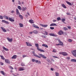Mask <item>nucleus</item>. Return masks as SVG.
<instances>
[{
    "mask_svg": "<svg viewBox=\"0 0 76 76\" xmlns=\"http://www.w3.org/2000/svg\"><path fill=\"white\" fill-rule=\"evenodd\" d=\"M0 56L1 58V59H2V60H5V58L3 56L0 55Z\"/></svg>",
    "mask_w": 76,
    "mask_h": 76,
    "instance_id": "nucleus-28",
    "label": "nucleus"
},
{
    "mask_svg": "<svg viewBox=\"0 0 76 76\" xmlns=\"http://www.w3.org/2000/svg\"><path fill=\"white\" fill-rule=\"evenodd\" d=\"M32 26L33 27L35 28H37V29H39V27L37 26V25H35V24H33Z\"/></svg>",
    "mask_w": 76,
    "mask_h": 76,
    "instance_id": "nucleus-13",
    "label": "nucleus"
},
{
    "mask_svg": "<svg viewBox=\"0 0 76 76\" xmlns=\"http://www.w3.org/2000/svg\"><path fill=\"white\" fill-rule=\"evenodd\" d=\"M21 66H25V64L22 62L21 63Z\"/></svg>",
    "mask_w": 76,
    "mask_h": 76,
    "instance_id": "nucleus-40",
    "label": "nucleus"
},
{
    "mask_svg": "<svg viewBox=\"0 0 76 76\" xmlns=\"http://www.w3.org/2000/svg\"><path fill=\"white\" fill-rule=\"evenodd\" d=\"M71 61H73L74 62H76V59H73L71 60Z\"/></svg>",
    "mask_w": 76,
    "mask_h": 76,
    "instance_id": "nucleus-32",
    "label": "nucleus"
},
{
    "mask_svg": "<svg viewBox=\"0 0 76 76\" xmlns=\"http://www.w3.org/2000/svg\"><path fill=\"white\" fill-rule=\"evenodd\" d=\"M5 21H6V20H2V22H4V23H5Z\"/></svg>",
    "mask_w": 76,
    "mask_h": 76,
    "instance_id": "nucleus-54",
    "label": "nucleus"
},
{
    "mask_svg": "<svg viewBox=\"0 0 76 76\" xmlns=\"http://www.w3.org/2000/svg\"><path fill=\"white\" fill-rule=\"evenodd\" d=\"M42 46L43 47H45V48H48V45L45 44H43L42 45Z\"/></svg>",
    "mask_w": 76,
    "mask_h": 76,
    "instance_id": "nucleus-15",
    "label": "nucleus"
},
{
    "mask_svg": "<svg viewBox=\"0 0 76 76\" xmlns=\"http://www.w3.org/2000/svg\"><path fill=\"white\" fill-rule=\"evenodd\" d=\"M29 22L31 23H34V20H32V19L30 20H29Z\"/></svg>",
    "mask_w": 76,
    "mask_h": 76,
    "instance_id": "nucleus-25",
    "label": "nucleus"
},
{
    "mask_svg": "<svg viewBox=\"0 0 76 76\" xmlns=\"http://www.w3.org/2000/svg\"><path fill=\"white\" fill-rule=\"evenodd\" d=\"M53 51L54 53H57V50L56 49L53 50Z\"/></svg>",
    "mask_w": 76,
    "mask_h": 76,
    "instance_id": "nucleus-42",
    "label": "nucleus"
},
{
    "mask_svg": "<svg viewBox=\"0 0 76 76\" xmlns=\"http://www.w3.org/2000/svg\"><path fill=\"white\" fill-rule=\"evenodd\" d=\"M60 45H61V46H63L64 45L63 44V42H61L60 43Z\"/></svg>",
    "mask_w": 76,
    "mask_h": 76,
    "instance_id": "nucleus-33",
    "label": "nucleus"
},
{
    "mask_svg": "<svg viewBox=\"0 0 76 76\" xmlns=\"http://www.w3.org/2000/svg\"><path fill=\"white\" fill-rule=\"evenodd\" d=\"M62 7H63L65 9H66L67 8V7L66 6V5H65L64 4H61Z\"/></svg>",
    "mask_w": 76,
    "mask_h": 76,
    "instance_id": "nucleus-26",
    "label": "nucleus"
},
{
    "mask_svg": "<svg viewBox=\"0 0 76 76\" xmlns=\"http://www.w3.org/2000/svg\"><path fill=\"white\" fill-rule=\"evenodd\" d=\"M11 13H15V11H11Z\"/></svg>",
    "mask_w": 76,
    "mask_h": 76,
    "instance_id": "nucleus-52",
    "label": "nucleus"
},
{
    "mask_svg": "<svg viewBox=\"0 0 76 76\" xmlns=\"http://www.w3.org/2000/svg\"><path fill=\"white\" fill-rule=\"evenodd\" d=\"M0 72L1 73V74H3V75L4 76H5V75H6V73H4V71H1Z\"/></svg>",
    "mask_w": 76,
    "mask_h": 76,
    "instance_id": "nucleus-21",
    "label": "nucleus"
},
{
    "mask_svg": "<svg viewBox=\"0 0 76 76\" xmlns=\"http://www.w3.org/2000/svg\"><path fill=\"white\" fill-rule=\"evenodd\" d=\"M37 60H35V59H32V61H33V62H34V61H35L36 62V61Z\"/></svg>",
    "mask_w": 76,
    "mask_h": 76,
    "instance_id": "nucleus-47",
    "label": "nucleus"
},
{
    "mask_svg": "<svg viewBox=\"0 0 76 76\" xmlns=\"http://www.w3.org/2000/svg\"><path fill=\"white\" fill-rule=\"evenodd\" d=\"M44 38H47V36H44Z\"/></svg>",
    "mask_w": 76,
    "mask_h": 76,
    "instance_id": "nucleus-62",
    "label": "nucleus"
},
{
    "mask_svg": "<svg viewBox=\"0 0 76 76\" xmlns=\"http://www.w3.org/2000/svg\"><path fill=\"white\" fill-rule=\"evenodd\" d=\"M19 17L21 19H23V16L20 14H19Z\"/></svg>",
    "mask_w": 76,
    "mask_h": 76,
    "instance_id": "nucleus-31",
    "label": "nucleus"
},
{
    "mask_svg": "<svg viewBox=\"0 0 76 76\" xmlns=\"http://www.w3.org/2000/svg\"><path fill=\"white\" fill-rule=\"evenodd\" d=\"M39 56H40V57H42L43 58H45V59L47 58V57H45V56L42 55L41 54H39Z\"/></svg>",
    "mask_w": 76,
    "mask_h": 76,
    "instance_id": "nucleus-6",
    "label": "nucleus"
},
{
    "mask_svg": "<svg viewBox=\"0 0 76 76\" xmlns=\"http://www.w3.org/2000/svg\"><path fill=\"white\" fill-rule=\"evenodd\" d=\"M58 35H61L62 34H63V31L61 30H60L58 32Z\"/></svg>",
    "mask_w": 76,
    "mask_h": 76,
    "instance_id": "nucleus-7",
    "label": "nucleus"
},
{
    "mask_svg": "<svg viewBox=\"0 0 76 76\" xmlns=\"http://www.w3.org/2000/svg\"><path fill=\"white\" fill-rule=\"evenodd\" d=\"M0 64L1 65H3L4 64L3 62H0Z\"/></svg>",
    "mask_w": 76,
    "mask_h": 76,
    "instance_id": "nucleus-50",
    "label": "nucleus"
},
{
    "mask_svg": "<svg viewBox=\"0 0 76 76\" xmlns=\"http://www.w3.org/2000/svg\"><path fill=\"white\" fill-rule=\"evenodd\" d=\"M1 29L2 30V31H3V32H6V30L4 28H3V27H1Z\"/></svg>",
    "mask_w": 76,
    "mask_h": 76,
    "instance_id": "nucleus-18",
    "label": "nucleus"
},
{
    "mask_svg": "<svg viewBox=\"0 0 76 76\" xmlns=\"http://www.w3.org/2000/svg\"><path fill=\"white\" fill-rule=\"evenodd\" d=\"M61 20H62V22H63L64 23H64V21H65L66 19L64 18H62V19H61Z\"/></svg>",
    "mask_w": 76,
    "mask_h": 76,
    "instance_id": "nucleus-30",
    "label": "nucleus"
},
{
    "mask_svg": "<svg viewBox=\"0 0 76 76\" xmlns=\"http://www.w3.org/2000/svg\"><path fill=\"white\" fill-rule=\"evenodd\" d=\"M66 15H70V13H66Z\"/></svg>",
    "mask_w": 76,
    "mask_h": 76,
    "instance_id": "nucleus-61",
    "label": "nucleus"
},
{
    "mask_svg": "<svg viewBox=\"0 0 76 76\" xmlns=\"http://www.w3.org/2000/svg\"><path fill=\"white\" fill-rule=\"evenodd\" d=\"M56 74V76H59V74L57 72H56L55 73Z\"/></svg>",
    "mask_w": 76,
    "mask_h": 76,
    "instance_id": "nucleus-38",
    "label": "nucleus"
},
{
    "mask_svg": "<svg viewBox=\"0 0 76 76\" xmlns=\"http://www.w3.org/2000/svg\"><path fill=\"white\" fill-rule=\"evenodd\" d=\"M57 20H60V18L59 17L57 18Z\"/></svg>",
    "mask_w": 76,
    "mask_h": 76,
    "instance_id": "nucleus-48",
    "label": "nucleus"
},
{
    "mask_svg": "<svg viewBox=\"0 0 76 76\" xmlns=\"http://www.w3.org/2000/svg\"><path fill=\"white\" fill-rule=\"evenodd\" d=\"M70 57H67V58H66V59H67V60H70Z\"/></svg>",
    "mask_w": 76,
    "mask_h": 76,
    "instance_id": "nucleus-51",
    "label": "nucleus"
},
{
    "mask_svg": "<svg viewBox=\"0 0 76 76\" xmlns=\"http://www.w3.org/2000/svg\"><path fill=\"white\" fill-rule=\"evenodd\" d=\"M50 26H57L56 24L55 23H52L50 25Z\"/></svg>",
    "mask_w": 76,
    "mask_h": 76,
    "instance_id": "nucleus-22",
    "label": "nucleus"
},
{
    "mask_svg": "<svg viewBox=\"0 0 76 76\" xmlns=\"http://www.w3.org/2000/svg\"><path fill=\"white\" fill-rule=\"evenodd\" d=\"M16 57H17V56L15 55L12 57V59H16Z\"/></svg>",
    "mask_w": 76,
    "mask_h": 76,
    "instance_id": "nucleus-20",
    "label": "nucleus"
},
{
    "mask_svg": "<svg viewBox=\"0 0 76 76\" xmlns=\"http://www.w3.org/2000/svg\"><path fill=\"white\" fill-rule=\"evenodd\" d=\"M40 25L42 27H47V26H48V25H43L42 24H40Z\"/></svg>",
    "mask_w": 76,
    "mask_h": 76,
    "instance_id": "nucleus-11",
    "label": "nucleus"
},
{
    "mask_svg": "<svg viewBox=\"0 0 76 76\" xmlns=\"http://www.w3.org/2000/svg\"><path fill=\"white\" fill-rule=\"evenodd\" d=\"M18 3H19V4H21V3L20 2V1H18Z\"/></svg>",
    "mask_w": 76,
    "mask_h": 76,
    "instance_id": "nucleus-63",
    "label": "nucleus"
},
{
    "mask_svg": "<svg viewBox=\"0 0 76 76\" xmlns=\"http://www.w3.org/2000/svg\"><path fill=\"white\" fill-rule=\"evenodd\" d=\"M5 23H6V24H9V23L6 21H5Z\"/></svg>",
    "mask_w": 76,
    "mask_h": 76,
    "instance_id": "nucleus-45",
    "label": "nucleus"
},
{
    "mask_svg": "<svg viewBox=\"0 0 76 76\" xmlns=\"http://www.w3.org/2000/svg\"><path fill=\"white\" fill-rule=\"evenodd\" d=\"M26 43L27 44V46H32V44H30L29 43V42H26Z\"/></svg>",
    "mask_w": 76,
    "mask_h": 76,
    "instance_id": "nucleus-14",
    "label": "nucleus"
},
{
    "mask_svg": "<svg viewBox=\"0 0 76 76\" xmlns=\"http://www.w3.org/2000/svg\"><path fill=\"white\" fill-rule=\"evenodd\" d=\"M3 50H5V51H8L9 50V49L6 48L4 46H3Z\"/></svg>",
    "mask_w": 76,
    "mask_h": 76,
    "instance_id": "nucleus-16",
    "label": "nucleus"
},
{
    "mask_svg": "<svg viewBox=\"0 0 76 76\" xmlns=\"http://www.w3.org/2000/svg\"><path fill=\"white\" fill-rule=\"evenodd\" d=\"M7 39L9 42H12V41H13L12 38L10 39L9 37H7Z\"/></svg>",
    "mask_w": 76,
    "mask_h": 76,
    "instance_id": "nucleus-10",
    "label": "nucleus"
},
{
    "mask_svg": "<svg viewBox=\"0 0 76 76\" xmlns=\"http://www.w3.org/2000/svg\"><path fill=\"white\" fill-rule=\"evenodd\" d=\"M49 35H50V36H52V37H57V35L53 33H50L49 34Z\"/></svg>",
    "mask_w": 76,
    "mask_h": 76,
    "instance_id": "nucleus-8",
    "label": "nucleus"
},
{
    "mask_svg": "<svg viewBox=\"0 0 76 76\" xmlns=\"http://www.w3.org/2000/svg\"><path fill=\"white\" fill-rule=\"evenodd\" d=\"M74 19H75V20H76V17H74Z\"/></svg>",
    "mask_w": 76,
    "mask_h": 76,
    "instance_id": "nucleus-64",
    "label": "nucleus"
},
{
    "mask_svg": "<svg viewBox=\"0 0 76 76\" xmlns=\"http://www.w3.org/2000/svg\"><path fill=\"white\" fill-rule=\"evenodd\" d=\"M32 53L33 54V55L35 57H37L38 58H41V57L38 56V55H35V51H33Z\"/></svg>",
    "mask_w": 76,
    "mask_h": 76,
    "instance_id": "nucleus-3",
    "label": "nucleus"
},
{
    "mask_svg": "<svg viewBox=\"0 0 76 76\" xmlns=\"http://www.w3.org/2000/svg\"><path fill=\"white\" fill-rule=\"evenodd\" d=\"M59 54H62L64 56H68V54L65 52H61L59 53Z\"/></svg>",
    "mask_w": 76,
    "mask_h": 76,
    "instance_id": "nucleus-2",
    "label": "nucleus"
},
{
    "mask_svg": "<svg viewBox=\"0 0 76 76\" xmlns=\"http://www.w3.org/2000/svg\"><path fill=\"white\" fill-rule=\"evenodd\" d=\"M0 19H3V17L1 15H0Z\"/></svg>",
    "mask_w": 76,
    "mask_h": 76,
    "instance_id": "nucleus-39",
    "label": "nucleus"
},
{
    "mask_svg": "<svg viewBox=\"0 0 76 76\" xmlns=\"http://www.w3.org/2000/svg\"><path fill=\"white\" fill-rule=\"evenodd\" d=\"M18 9H19V10H22V8H21V7H20V6H18Z\"/></svg>",
    "mask_w": 76,
    "mask_h": 76,
    "instance_id": "nucleus-34",
    "label": "nucleus"
},
{
    "mask_svg": "<svg viewBox=\"0 0 76 76\" xmlns=\"http://www.w3.org/2000/svg\"><path fill=\"white\" fill-rule=\"evenodd\" d=\"M56 45H60V43H59L58 44H56Z\"/></svg>",
    "mask_w": 76,
    "mask_h": 76,
    "instance_id": "nucleus-58",
    "label": "nucleus"
},
{
    "mask_svg": "<svg viewBox=\"0 0 76 76\" xmlns=\"http://www.w3.org/2000/svg\"><path fill=\"white\" fill-rule=\"evenodd\" d=\"M50 70H52V71H53V68H51L50 69Z\"/></svg>",
    "mask_w": 76,
    "mask_h": 76,
    "instance_id": "nucleus-57",
    "label": "nucleus"
},
{
    "mask_svg": "<svg viewBox=\"0 0 76 76\" xmlns=\"http://www.w3.org/2000/svg\"><path fill=\"white\" fill-rule=\"evenodd\" d=\"M45 34H44V35H47V34H48V32H47L46 31H45Z\"/></svg>",
    "mask_w": 76,
    "mask_h": 76,
    "instance_id": "nucleus-41",
    "label": "nucleus"
},
{
    "mask_svg": "<svg viewBox=\"0 0 76 76\" xmlns=\"http://www.w3.org/2000/svg\"><path fill=\"white\" fill-rule=\"evenodd\" d=\"M58 41L59 43H60L61 42H62L61 41H60V40H58Z\"/></svg>",
    "mask_w": 76,
    "mask_h": 76,
    "instance_id": "nucleus-55",
    "label": "nucleus"
},
{
    "mask_svg": "<svg viewBox=\"0 0 76 76\" xmlns=\"http://www.w3.org/2000/svg\"><path fill=\"white\" fill-rule=\"evenodd\" d=\"M9 20L10 21V22H14L15 21V20L11 18H9Z\"/></svg>",
    "mask_w": 76,
    "mask_h": 76,
    "instance_id": "nucleus-12",
    "label": "nucleus"
},
{
    "mask_svg": "<svg viewBox=\"0 0 76 76\" xmlns=\"http://www.w3.org/2000/svg\"><path fill=\"white\" fill-rule=\"evenodd\" d=\"M4 18H5V19H9V18H8V17L7 16H4Z\"/></svg>",
    "mask_w": 76,
    "mask_h": 76,
    "instance_id": "nucleus-37",
    "label": "nucleus"
},
{
    "mask_svg": "<svg viewBox=\"0 0 76 76\" xmlns=\"http://www.w3.org/2000/svg\"><path fill=\"white\" fill-rule=\"evenodd\" d=\"M33 32L34 33V34H38V31L37 30H34L33 31Z\"/></svg>",
    "mask_w": 76,
    "mask_h": 76,
    "instance_id": "nucleus-23",
    "label": "nucleus"
},
{
    "mask_svg": "<svg viewBox=\"0 0 76 76\" xmlns=\"http://www.w3.org/2000/svg\"><path fill=\"white\" fill-rule=\"evenodd\" d=\"M9 67L10 69H13V67H12V66H9Z\"/></svg>",
    "mask_w": 76,
    "mask_h": 76,
    "instance_id": "nucleus-44",
    "label": "nucleus"
},
{
    "mask_svg": "<svg viewBox=\"0 0 76 76\" xmlns=\"http://www.w3.org/2000/svg\"><path fill=\"white\" fill-rule=\"evenodd\" d=\"M66 3H67L68 4H69L70 6H72V3L70 2H68L67 1H66Z\"/></svg>",
    "mask_w": 76,
    "mask_h": 76,
    "instance_id": "nucleus-27",
    "label": "nucleus"
},
{
    "mask_svg": "<svg viewBox=\"0 0 76 76\" xmlns=\"http://www.w3.org/2000/svg\"><path fill=\"white\" fill-rule=\"evenodd\" d=\"M5 61L6 63H8V64L10 63V62L9 61V60L8 59H5Z\"/></svg>",
    "mask_w": 76,
    "mask_h": 76,
    "instance_id": "nucleus-9",
    "label": "nucleus"
},
{
    "mask_svg": "<svg viewBox=\"0 0 76 76\" xmlns=\"http://www.w3.org/2000/svg\"><path fill=\"white\" fill-rule=\"evenodd\" d=\"M16 13L17 15H20V12H19V10H18V9H16Z\"/></svg>",
    "mask_w": 76,
    "mask_h": 76,
    "instance_id": "nucleus-19",
    "label": "nucleus"
},
{
    "mask_svg": "<svg viewBox=\"0 0 76 76\" xmlns=\"http://www.w3.org/2000/svg\"><path fill=\"white\" fill-rule=\"evenodd\" d=\"M51 60H52V61H53V62L54 61V59H51Z\"/></svg>",
    "mask_w": 76,
    "mask_h": 76,
    "instance_id": "nucleus-59",
    "label": "nucleus"
},
{
    "mask_svg": "<svg viewBox=\"0 0 76 76\" xmlns=\"http://www.w3.org/2000/svg\"><path fill=\"white\" fill-rule=\"evenodd\" d=\"M27 57V56L25 55H23V58H24V57Z\"/></svg>",
    "mask_w": 76,
    "mask_h": 76,
    "instance_id": "nucleus-49",
    "label": "nucleus"
},
{
    "mask_svg": "<svg viewBox=\"0 0 76 76\" xmlns=\"http://www.w3.org/2000/svg\"><path fill=\"white\" fill-rule=\"evenodd\" d=\"M35 47H37V50H38V51H40L41 52H45V51H44V50L39 48V45H38V44H35Z\"/></svg>",
    "mask_w": 76,
    "mask_h": 76,
    "instance_id": "nucleus-1",
    "label": "nucleus"
},
{
    "mask_svg": "<svg viewBox=\"0 0 76 76\" xmlns=\"http://www.w3.org/2000/svg\"><path fill=\"white\" fill-rule=\"evenodd\" d=\"M68 41L69 42H72V40L70 39H69L68 40Z\"/></svg>",
    "mask_w": 76,
    "mask_h": 76,
    "instance_id": "nucleus-35",
    "label": "nucleus"
},
{
    "mask_svg": "<svg viewBox=\"0 0 76 76\" xmlns=\"http://www.w3.org/2000/svg\"><path fill=\"white\" fill-rule=\"evenodd\" d=\"M64 30L65 31H67V30H68V28L66 27H64Z\"/></svg>",
    "mask_w": 76,
    "mask_h": 76,
    "instance_id": "nucleus-36",
    "label": "nucleus"
},
{
    "mask_svg": "<svg viewBox=\"0 0 76 76\" xmlns=\"http://www.w3.org/2000/svg\"><path fill=\"white\" fill-rule=\"evenodd\" d=\"M36 63H38V64H41V62L40 61L38 60H36Z\"/></svg>",
    "mask_w": 76,
    "mask_h": 76,
    "instance_id": "nucleus-24",
    "label": "nucleus"
},
{
    "mask_svg": "<svg viewBox=\"0 0 76 76\" xmlns=\"http://www.w3.org/2000/svg\"><path fill=\"white\" fill-rule=\"evenodd\" d=\"M53 22H56V21H57V20H53Z\"/></svg>",
    "mask_w": 76,
    "mask_h": 76,
    "instance_id": "nucleus-60",
    "label": "nucleus"
},
{
    "mask_svg": "<svg viewBox=\"0 0 76 76\" xmlns=\"http://www.w3.org/2000/svg\"><path fill=\"white\" fill-rule=\"evenodd\" d=\"M67 28H68V29H71V27H70V26H67Z\"/></svg>",
    "mask_w": 76,
    "mask_h": 76,
    "instance_id": "nucleus-53",
    "label": "nucleus"
},
{
    "mask_svg": "<svg viewBox=\"0 0 76 76\" xmlns=\"http://www.w3.org/2000/svg\"><path fill=\"white\" fill-rule=\"evenodd\" d=\"M53 57L54 58H58L56 56H53Z\"/></svg>",
    "mask_w": 76,
    "mask_h": 76,
    "instance_id": "nucleus-43",
    "label": "nucleus"
},
{
    "mask_svg": "<svg viewBox=\"0 0 76 76\" xmlns=\"http://www.w3.org/2000/svg\"><path fill=\"white\" fill-rule=\"evenodd\" d=\"M25 70V69L24 67H20L19 68V71H23Z\"/></svg>",
    "mask_w": 76,
    "mask_h": 76,
    "instance_id": "nucleus-5",
    "label": "nucleus"
},
{
    "mask_svg": "<svg viewBox=\"0 0 76 76\" xmlns=\"http://www.w3.org/2000/svg\"><path fill=\"white\" fill-rule=\"evenodd\" d=\"M72 54H73L74 56L76 57V50H73L72 52Z\"/></svg>",
    "mask_w": 76,
    "mask_h": 76,
    "instance_id": "nucleus-4",
    "label": "nucleus"
},
{
    "mask_svg": "<svg viewBox=\"0 0 76 76\" xmlns=\"http://www.w3.org/2000/svg\"><path fill=\"white\" fill-rule=\"evenodd\" d=\"M32 33H33V32H29V34H32Z\"/></svg>",
    "mask_w": 76,
    "mask_h": 76,
    "instance_id": "nucleus-56",
    "label": "nucleus"
},
{
    "mask_svg": "<svg viewBox=\"0 0 76 76\" xmlns=\"http://www.w3.org/2000/svg\"><path fill=\"white\" fill-rule=\"evenodd\" d=\"M50 29H52V30L54 29V27H50Z\"/></svg>",
    "mask_w": 76,
    "mask_h": 76,
    "instance_id": "nucleus-46",
    "label": "nucleus"
},
{
    "mask_svg": "<svg viewBox=\"0 0 76 76\" xmlns=\"http://www.w3.org/2000/svg\"><path fill=\"white\" fill-rule=\"evenodd\" d=\"M26 7H22L21 10H22L23 11H25L26 10Z\"/></svg>",
    "mask_w": 76,
    "mask_h": 76,
    "instance_id": "nucleus-17",
    "label": "nucleus"
},
{
    "mask_svg": "<svg viewBox=\"0 0 76 76\" xmlns=\"http://www.w3.org/2000/svg\"><path fill=\"white\" fill-rule=\"evenodd\" d=\"M19 25L20 26V27L21 28H22L23 27V25L21 23H19Z\"/></svg>",
    "mask_w": 76,
    "mask_h": 76,
    "instance_id": "nucleus-29",
    "label": "nucleus"
}]
</instances>
